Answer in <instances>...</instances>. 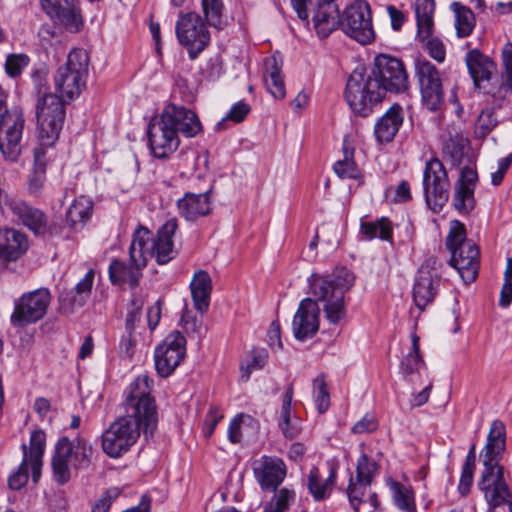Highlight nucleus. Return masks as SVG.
<instances>
[{"label": "nucleus", "instance_id": "37", "mask_svg": "<svg viewBox=\"0 0 512 512\" xmlns=\"http://www.w3.org/2000/svg\"><path fill=\"white\" fill-rule=\"evenodd\" d=\"M46 447V434L43 430H35L31 433L29 447L22 444L23 458L25 461L28 459H42Z\"/></svg>", "mask_w": 512, "mask_h": 512}, {"label": "nucleus", "instance_id": "15", "mask_svg": "<svg viewBox=\"0 0 512 512\" xmlns=\"http://www.w3.org/2000/svg\"><path fill=\"white\" fill-rule=\"evenodd\" d=\"M341 26L345 34L365 45L374 40L370 6L365 0H356L343 14Z\"/></svg>", "mask_w": 512, "mask_h": 512}, {"label": "nucleus", "instance_id": "47", "mask_svg": "<svg viewBox=\"0 0 512 512\" xmlns=\"http://www.w3.org/2000/svg\"><path fill=\"white\" fill-rule=\"evenodd\" d=\"M464 139L459 136L450 137L443 147V154L448 158L452 166H459L464 157Z\"/></svg>", "mask_w": 512, "mask_h": 512}, {"label": "nucleus", "instance_id": "9", "mask_svg": "<svg viewBox=\"0 0 512 512\" xmlns=\"http://www.w3.org/2000/svg\"><path fill=\"white\" fill-rule=\"evenodd\" d=\"M7 94L0 87V151L6 160L16 162L23 150L25 118L19 108L8 109Z\"/></svg>", "mask_w": 512, "mask_h": 512}, {"label": "nucleus", "instance_id": "26", "mask_svg": "<svg viewBox=\"0 0 512 512\" xmlns=\"http://www.w3.org/2000/svg\"><path fill=\"white\" fill-rule=\"evenodd\" d=\"M313 23L320 38H327L341 25L339 9L334 0H318L313 14Z\"/></svg>", "mask_w": 512, "mask_h": 512}, {"label": "nucleus", "instance_id": "33", "mask_svg": "<svg viewBox=\"0 0 512 512\" xmlns=\"http://www.w3.org/2000/svg\"><path fill=\"white\" fill-rule=\"evenodd\" d=\"M265 66V83L268 91L274 98L283 99L286 95L285 84L281 74V67L278 65L276 58L267 59Z\"/></svg>", "mask_w": 512, "mask_h": 512}, {"label": "nucleus", "instance_id": "35", "mask_svg": "<svg viewBox=\"0 0 512 512\" xmlns=\"http://www.w3.org/2000/svg\"><path fill=\"white\" fill-rule=\"evenodd\" d=\"M390 489L395 506L404 512L415 511L414 493L408 486L397 481H391Z\"/></svg>", "mask_w": 512, "mask_h": 512}, {"label": "nucleus", "instance_id": "16", "mask_svg": "<svg viewBox=\"0 0 512 512\" xmlns=\"http://www.w3.org/2000/svg\"><path fill=\"white\" fill-rule=\"evenodd\" d=\"M415 76L425 107L430 111L439 110L444 102V91L438 69L427 59H417Z\"/></svg>", "mask_w": 512, "mask_h": 512}, {"label": "nucleus", "instance_id": "32", "mask_svg": "<svg viewBox=\"0 0 512 512\" xmlns=\"http://www.w3.org/2000/svg\"><path fill=\"white\" fill-rule=\"evenodd\" d=\"M93 202L86 196L76 198L66 212V222L74 230L82 227L91 217Z\"/></svg>", "mask_w": 512, "mask_h": 512}, {"label": "nucleus", "instance_id": "5", "mask_svg": "<svg viewBox=\"0 0 512 512\" xmlns=\"http://www.w3.org/2000/svg\"><path fill=\"white\" fill-rule=\"evenodd\" d=\"M505 444V426L501 421L494 420L483 450L484 469L478 482L489 505L488 512H512V493L504 479V468L500 465Z\"/></svg>", "mask_w": 512, "mask_h": 512}, {"label": "nucleus", "instance_id": "64", "mask_svg": "<svg viewBox=\"0 0 512 512\" xmlns=\"http://www.w3.org/2000/svg\"><path fill=\"white\" fill-rule=\"evenodd\" d=\"M387 12L390 17L392 29L399 31L405 22L404 13L393 5L387 7Z\"/></svg>", "mask_w": 512, "mask_h": 512}, {"label": "nucleus", "instance_id": "56", "mask_svg": "<svg viewBox=\"0 0 512 512\" xmlns=\"http://www.w3.org/2000/svg\"><path fill=\"white\" fill-rule=\"evenodd\" d=\"M295 500V492L286 487L278 490L269 504L276 507V510L285 512Z\"/></svg>", "mask_w": 512, "mask_h": 512}, {"label": "nucleus", "instance_id": "18", "mask_svg": "<svg viewBox=\"0 0 512 512\" xmlns=\"http://www.w3.org/2000/svg\"><path fill=\"white\" fill-rule=\"evenodd\" d=\"M2 208L9 210L14 217L35 235H44L48 228L46 214L16 197H5Z\"/></svg>", "mask_w": 512, "mask_h": 512}, {"label": "nucleus", "instance_id": "19", "mask_svg": "<svg viewBox=\"0 0 512 512\" xmlns=\"http://www.w3.org/2000/svg\"><path fill=\"white\" fill-rule=\"evenodd\" d=\"M148 143L153 155L165 159L177 150L180 144L175 130L167 125L161 117L153 119L147 129Z\"/></svg>", "mask_w": 512, "mask_h": 512}, {"label": "nucleus", "instance_id": "24", "mask_svg": "<svg viewBox=\"0 0 512 512\" xmlns=\"http://www.w3.org/2000/svg\"><path fill=\"white\" fill-rule=\"evenodd\" d=\"M211 194V189L202 193H184L176 202L179 215L189 222L209 215L212 212Z\"/></svg>", "mask_w": 512, "mask_h": 512}, {"label": "nucleus", "instance_id": "4", "mask_svg": "<svg viewBox=\"0 0 512 512\" xmlns=\"http://www.w3.org/2000/svg\"><path fill=\"white\" fill-rule=\"evenodd\" d=\"M354 275L346 267L336 268L331 274L315 277L311 283V292L316 300H301L292 321L294 337L299 341L310 339L319 330L320 309L317 302L323 304L325 317L330 324H338L346 316L344 295L354 284Z\"/></svg>", "mask_w": 512, "mask_h": 512}, {"label": "nucleus", "instance_id": "54", "mask_svg": "<svg viewBox=\"0 0 512 512\" xmlns=\"http://www.w3.org/2000/svg\"><path fill=\"white\" fill-rule=\"evenodd\" d=\"M424 365L425 362L420 353L409 352L401 360L400 370L403 375L408 376L417 372L419 368Z\"/></svg>", "mask_w": 512, "mask_h": 512}, {"label": "nucleus", "instance_id": "42", "mask_svg": "<svg viewBox=\"0 0 512 512\" xmlns=\"http://www.w3.org/2000/svg\"><path fill=\"white\" fill-rule=\"evenodd\" d=\"M377 472L378 464L366 454H361L357 461L355 479L359 483L371 485L373 478L377 475Z\"/></svg>", "mask_w": 512, "mask_h": 512}, {"label": "nucleus", "instance_id": "43", "mask_svg": "<svg viewBox=\"0 0 512 512\" xmlns=\"http://www.w3.org/2000/svg\"><path fill=\"white\" fill-rule=\"evenodd\" d=\"M145 299L139 293H133L127 308V315L125 319L126 332H134L136 324L140 321L142 316V308Z\"/></svg>", "mask_w": 512, "mask_h": 512}, {"label": "nucleus", "instance_id": "39", "mask_svg": "<svg viewBox=\"0 0 512 512\" xmlns=\"http://www.w3.org/2000/svg\"><path fill=\"white\" fill-rule=\"evenodd\" d=\"M202 12L207 23L215 28H220L223 22L225 10L223 0H201Z\"/></svg>", "mask_w": 512, "mask_h": 512}, {"label": "nucleus", "instance_id": "1", "mask_svg": "<svg viewBox=\"0 0 512 512\" xmlns=\"http://www.w3.org/2000/svg\"><path fill=\"white\" fill-rule=\"evenodd\" d=\"M153 381L140 375L124 391L125 414L115 420L102 434L103 451L112 458L128 452L137 442L141 432L152 437L158 425V411L151 395Z\"/></svg>", "mask_w": 512, "mask_h": 512}, {"label": "nucleus", "instance_id": "57", "mask_svg": "<svg viewBox=\"0 0 512 512\" xmlns=\"http://www.w3.org/2000/svg\"><path fill=\"white\" fill-rule=\"evenodd\" d=\"M378 428V422L373 414H365L360 420H358L351 428L354 434L372 433Z\"/></svg>", "mask_w": 512, "mask_h": 512}, {"label": "nucleus", "instance_id": "58", "mask_svg": "<svg viewBox=\"0 0 512 512\" xmlns=\"http://www.w3.org/2000/svg\"><path fill=\"white\" fill-rule=\"evenodd\" d=\"M244 418L249 419L250 417L245 416L244 414H238L230 421L228 427V439L233 444L240 443L242 440L241 425Z\"/></svg>", "mask_w": 512, "mask_h": 512}, {"label": "nucleus", "instance_id": "20", "mask_svg": "<svg viewBox=\"0 0 512 512\" xmlns=\"http://www.w3.org/2000/svg\"><path fill=\"white\" fill-rule=\"evenodd\" d=\"M287 468L276 456L263 455L253 463V474L263 491H276L284 481Z\"/></svg>", "mask_w": 512, "mask_h": 512}, {"label": "nucleus", "instance_id": "45", "mask_svg": "<svg viewBox=\"0 0 512 512\" xmlns=\"http://www.w3.org/2000/svg\"><path fill=\"white\" fill-rule=\"evenodd\" d=\"M314 402L319 413H325L330 406V394L324 374L318 375L313 381Z\"/></svg>", "mask_w": 512, "mask_h": 512}, {"label": "nucleus", "instance_id": "10", "mask_svg": "<svg viewBox=\"0 0 512 512\" xmlns=\"http://www.w3.org/2000/svg\"><path fill=\"white\" fill-rule=\"evenodd\" d=\"M51 300V292L46 287L23 293L14 300L11 325L14 328H25L39 322L46 316Z\"/></svg>", "mask_w": 512, "mask_h": 512}, {"label": "nucleus", "instance_id": "48", "mask_svg": "<svg viewBox=\"0 0 512 512\" xmlns=\"http://www.w3.org/2000/svg\"><path fill=\"white\" fill-rule=\"evenodd\" d=\"M497 125L495 113L490 109H484L479 114L476 125L475 135L479 138L486 137Z\"/></svg>", "mask_w": 512, "mask_h": 512}, {"label": "nucleus", "instance_id": "52", "mask_svg": "<svg viewBox=\"0 0 512 512\" xmlns=\"http://www.w3.org/2000/svg\"><path fill=\"white\" fill-rule=\"evenodd\" d=\"M223 64L220 57L215 56L210 58L201 71L202 79L208 82L217 81L223 74Z\"/></svg>", "mask_w": 512, "mask_h": 512}, {"label": "nucleus", "instance_id": "55", "mask_svg": "<svg viewBox=\"0 0 512 512\" xmlns=\"http://www.w3.org/2000/svg\"><path fill=\"white\" fill-rule=\"evenodd\" d=\"M121 491L117 487L107 489L103 495L94 503L92 512H108L113 501L119 497Z\"/></svg>", "mask_w": 512, "mask_h": 512}, {"label": "nucleus", "instance_id": "38", "mask_svg": "<svg viewBox=\"0 0 512 512\" xmlns=\"http://www.w3.org/2000/svg\"><path fill=\"white\" fill-rule=\"evenodd\" d=\"M94 282V271L90 269L85 276L76 284L73 291L74 295L70 299V306H83L90 296Z\"/></svg>", "mask_w": 512, "mask_h": 512}, {"label": "nucleus", "instance_id": "23", "mask_svg": "<svg viewBox=\"0 0 512 512\" xmlns=\"http://www.w3.org/2000/svg\"><path fill=\"white\" fill-rule=\"evenodd\" d=\"M41 7L52 20L70 31H78L82 25L80 9L74 0H41Z\"/></svg>", "mask_w": 512, "mask_h": 512}, {"label": "nucleus", "instance_id": "40", "mask_svg": "<svg viewBox=\"0 0 512 512\" xmlns=\"http://www.w3.org/2000/svg\"><path fill=\"white\" fill-rule=\"evenodd\" d=\"M475 26V16L471 9L459 6L455 10V28L458 37L469 36Z\"/></svg>", "mask_w": 512, "mask_h": 512}, {"label": "nucleus", "instance_id": "8", "mask_svg": "<svg viewBox=\"0 0 512 512\" xmlns=\"http://www.w3.org/2000/svg\"><path fill=\"white\" fill-rule=\"evenodd\" d=\"M445 245L451 253L450 265L455 268L465 284L475 281L479 269V249L472 240H467L464 224L452 222Z\"/></svg>", "mask_w": 512, "mask_h": 512}, {"label": "nucleus", "instance_id": "21", "mask_svg": "<svg viewBox=\"0 0 512 512\" xmlns=\"http://www.w3.org/2000/svg\"><path fill=\"white\" fill-rule=\"evenodd\" d=\"M178 228L176 218L167 220L157 231L155 238L150 232V240L146 244L145 257L147 254L155 257L159 265L167 264L175 256L173 236Z\"/></svg>", "mask_w": 512, "mask_h": 512}, {"label": "nucleus", "instance_id": "63", "mask_svg": "<svg viewBox=\"0 0 512 512\" xmlns=\"http://www.w3.org/2000/svg\"><path fill=\"white\" fill-rule=\"evenodd\" d=\"M473 469L463 468L459 480L458 491L462 496H466L470 492L473 482Z\"/></svg>", "mask_w": 512, "mask_h": 512}, {"label": "nucleus", "instance_id": "51", "mask_svg": "<svg viewBox=\"0 0 512 512\" xmlns=\"http://www.w3.org/2000/svg\"><path fill=\"white\" fill-rule=\"evenodd\" d=\"M29 479L28 461L22 458L20 465L8 477V486L12 490H20Z\"/></svg>", "mask_w": 512, "mask_h": 512}, {"label": "nucleus", "instance_id": "49", "mask_svg": "<svg viewBox=\"0 0 512 512\" xmlns=\"http://www.w3.org/2000/svg\"><path fill=\"white\" fill-rule=\"evenodd\" d=\"M370 485L359 483L353 476H350L349 485L347 487V496L350 504L354 508L355 512H359V506L365 502L363 499L366 489Z\"/></svg>", "mask_w": 512, "mask_h": 512}, {"label": "nucleus", "instance_id": "34", "mask_svg": "<svg viewBox=\"0 0 512 512\" xmlns=\"http://www.w3.org/2000/svg\"><path fill=\"white\" fill-rule=\"evenodd\" d=\"M336 480V470L331 468L329 476L325 480L320 479L319 470L312 468L308 475L307 486L309 492L316 501H321L328 496Z\"/></svg>", "mask_w": 512, "mask_h": 512}, {"label": "nucleus", "instance_id": "50", "mask_svg": "<svg viewBox=\"0 0 512 512\" xmlns=\"http://www.w3.org/2000/svg\"><path fill=\"white\" fill-rule=\"evenodd\" d=\"M249 111H250V107L247 103H245L243 101L237 102L230 108L228 114L221 121H219L216 124V130H218V131L222 130L224 128L223 127L224 123L227 120H231L235 123L242 122L245 119V117L248 115Z\"/></svg>", "mask_w": 512, "mask_h": 512}, {"label": "nucleus", "instance_id": "28", "mask_svg": "<svg viewBox=\"0 0 512 512\" xmlns=\"http://www.w3.org/2000/svg\"><path fill=\"white\" fill-rule=\"evenodd\" d=\"M190 289L195 309L201 314L206 312L210 305L212 290L210 275L203 270L195 273L190 283Z\"/></svg>", "mask_w": 512, "mask_h": 512}, {"label": "nucleus", "instance_id": "53", "mask_svg": "<svg viewBox=\"0 0 512 512\" xmlns=\"http://www.w3.org/2000/svg\"><path fill=\"white\" fill-rule=\"evenodd\" d=\"M420 41H426L425 48L431 58L438 63H443L446 58V47L442 40L432 35L427 39H419Z\"/></svg>", "mask_w": 512, "mask_h": 512}, {"label": "nucleus", "instance_id": "13", "mask_svg": "<svg viewBox=\"0 0 512 512\" xmlns=\"http://www.w3.org/2000/svg\"><path fill=\"white\" fill-rule=\"evenodd\" d=\"M466 65L475 87L494 99H504L500 94V76L496 63L478 49L470 50L465 57Z\"/></svg>", "mask_w": 512, "mask_h": 512}, {"label": "nucleus", "instance_id": "46", "mask_svg": "<svg viewBox=\"0 0 512 512\" xmlns=\"http://www.w3.org/2000/svg\"><path fill=\"white\" fill-rule=\"evenodd\" d=\"M30 64V57L24 53L8 54L5 60L4 69L10 78H18L23 70Z\"/></svg>", "mask_w": 512, "mask_h": 512}, {"label": "nucleus", "instance_id": "12", "mask_svg": "<svg viewBox=\"0 0 512 512\" xmlns=\"http://www.w3.org/2000/svg\"><path fill=\"white\" fill-rule=\"evenodd\" d=\"M443 262L435 256H429L419 267L415 276L412 296L413 301L420 311L433 303L439 289Z\"/></svg>", "mask_w": 512, "mask_h": 512}, {"label": "nucleus", "instance_id": "36", "mask_svg": "<svg viewBox=\"0 0 512 512\" xmlns=\"http://www.w3.org/2000/svg\"><path fill=\"white\" fill-rule=\"evenodd\" d=\"M453 204L460 213H470L475 207L474 188L466 187L463 184H456Z\"/></svg>", "mask_w": 512, "mask_h": 512}, {"label": "nucleus", "instance_id": "31", "mask_svg": "<svg viewBox=\"0 0 512 512\" xmlns=\"http://www.w3.org/2000/svg\"><path fill=\"white\" fill-rule=\"evenodd\" d=\"M359 235L363 241H372L378 237L382 241L392 242L393 229L391 221L386 217H381L371 222L361 221Z\"/></svg>", "mask_w": 512, "mask_h": 512}, {"label": "nucleus", "instance_id": "29", "mask_svg": "<svg viewBox=\"0 0 512 512\" xmlns=\"http://www.w3.org/2000/svg\"><path fill=\"white\" fill-rule=\"evenodd\" d=\"M294 395L293 385L290 384L286 392L282 397L280 418H279V428L281 429L283 435L288 439L296 438L301 431L299 418L295 417L291 418V404Z\"/></svg>", "mask_w": 512, "mask_h": 512}, {"label": "nucleus", "instance_id": "14", "mask_svg": "<svg viewBox=\"0 0 512 512\" xmlns=\"http://www.w3.org/2000/svg\"><path fill=\"white\" fill-rule=\"evenodd\" d=\"M176 36L188 52L190 60H195L210 43V33L201 16L194 12L183 14L176 23Z\"/></svg>", "mask_w": 512, "mask_h": 512}, {"label": "nucleus", "instance_id": "17", "mask_svg": "<svg viewBox=\"0 0 512 512\" xmlns=\"http://www.w3.org/2000/svg\"><path fill=\"white\" fill-rule=\"evenodd\" d=\"M186 355V339L179 331L168 334L154 351L155 368L159 376L168 377Z\"/></svg>", "mask_w": 512, "mask_h": 512}, {"label": "nucleus", "instance_id": "11", "mask_svg": "<svg viewBox=\"0 0 512 512\" xmlns=\"http://www.w3.org/2000/svg\"><path fill=\"white\" fill-rule=\"evenodd\" d=\"M422 184L427 206L433 212H440L449 199L450 182L438 158L433 157L426 162Z\"/></svg>", "mask_w": 512, "mask_h": 512}, {"label": "nucleus", "instance_id": "59", "mask_svg": "<svg viewBox=\"0 0 512 512\" xmlns=\"http://www.w3.org/2000/svg\"><path fill=\"white\" fill-rule=\"evenodd\" d=\"M511 164H512V153L499 159L497 171H495L491 174L492 185L499 186L502 183L504 176H505L506 172L508 171V169L510 168Z\"/></svg>", "mask_w": 512, "mask_h": 512}, {"label": "nucleus", "instance_id": "7", "mask_svg": "<svg viewBox=\"0 0 512 512\" xmlns=\"http://www.w3.org/2000/svg\"><path fill=\"white\" fill-rule=\"evenodd\" d=\"M149 240L150 230L139 226L133 233L132 242L129 247V262L126 263L123 260L112 259L109 264V280L113 285L128 283L132 289L138 287L142 277V270L147 265L145 251Z\"/></svg>", "mask_w": 512, "mask_h": 512}, {"label": "nucleus", "instance_id": "27", "mask_svg": "<svg viewBox=\"0 0 512 512\" xmlns=\"http://www.w3.org/2000/svg\"><path fill=\"white\" fill-rule=\"evenodd\" d=\"M402 123V107L394 104L375 124L374 134L377 141L380 143L391 142Z\"/></svg>", "mask_w": 512, "mask_h": 512}, {"label": "nucleus", "instance_id": "6", "mask_svg": "<svg viewBox=\"0 0 512 512\" xmlns=\"http://www.w3.org/2000/svg\"><path fill=\"white\" fill-rule=\"evenodd\" d=\"M93 447L89 440L77 434L70 438L61 436L54 446L51 458L52 474L55 482L65 485L71 479L72 470L87 469L92 461Z\"/></svg>", "mask_w": 512, "mask_h": 512}, {"label": "nucleus", "instance_id": "2", "mask_svg": "<svg viewBox=\"0 0 512 512\" xmlns=\"http://www.w3.org/2000/svg\"><path fill=\"white\" fill-rule=\"evenodd\" d=\"M89 55L81 48L72 49L64 65L54 76L57 93L44 92L37 99L36 120L39 139L44 146H52L59 138L66 118V102L79 97L86 86Z\"/></svg>", "mask_w": 512, "mask_h": 512}, {"label": "nucleus", "instance_id": "25", "mask_svg": "<svg viewBox=\"0 0 512 512\" xmlns=\"http://www.w3.org/2000/svg\"><path fill=\"white\" fill-rule=\"evenodd\" d=\"M29 248L25 233L14 228L0 230V260L12 262L20 259Z\"/></svg>", "mask_w": 512, "mask_h": 512}, {"label": "nucleus", "instance_id": "22", "mask_svg": "<svg viewBox=\"0 0 512 512\" xmlns=\"http://www.w3.org/2000/svg\"><path fill=\"white\" fill-rule=\"evenodd\" d=\"M160 117L177 135L182 133L185 137L192 138L202 130L197 114L184 106L169 103L164 107Z\"/></svg>", "mask_w": 512, "mask_h": 512}, {"label": "nucleus", "instance_id": "41", "mask_svg": "<svg viewBox=\"0 0 512 512\" xmlns=\"http://www.w3.org/2000/svg\"><path fill=\"white\" fill-rule=\"evenodd\" d=\"M504 72L500 76V94L506 97L512 93V44L508 43L502 51Z\"/></svg>", "mask_w": 512, "mask_h": 512}, {"label": "nucleus", "instance_id": "3", "mask_svg": "<svg viewBox=\"0 0 512 512\" xmlns=\"http://www.w3.org/2000/svg\"><path fill=\"white\" fill-rule=\"evenodd\" d=\"M408 89L409 74L403 60L379 53L368 67L351 72L344 96L354 114L367 117L388 93L401 94Z\"/></svg>", "mask_w": 512, "mask_h": 512}, {"label": "nucleus", "instance_id": "44", "mask_svg": "<svg viewBox=\"0 0 512 512\" xmlns=\"http://www.w3.org/2000/svg\"><path fill=\"white\" fill-rule=\"evenodd\" d=\"M334 172L343 179H357L360 177V170L353 160V151L344 149V159L333 165Z\"/></svg>", "mask_w": 512, "mask_h": 512}, {"label": "nucleus", "instance_id": "61", "mask_svg": "<svg viewBox=\"0 0 512 512\" xmlns=\"http://www.w3.org/2000/svg\"><path fill=\"white\" fill-rule=\"evenodd\" d=\"M267 337L268 343L271 348L276 347L278 349H282L283 344L281 341V327L278 320H274L271 322L267 332Z\"/></svg>", "mask_w": 512, "mask_h": 512}, {"label": "nucleus", "instance_id": "60", "mask_svg": "<svg viewBox=\"0 0 512 512\" xmlns=\"http://www.w3.org/2000/svg\"><path fill=\"white\" fill-rule=\"evenodd\" d=\"M183 328L187 333H195L198 336H201L206 329L203 326V321L201 318L196 316L184 315L182 317Z\"/></svg>", "mask_w": 512, "mask_h": 512}, {"label": "nucleus", "instance_id": "30", "mask_svg": "<svg viewBox=\"0 0 512 512\" xmlns=\"http://www.w3.org/2000/svg\"><path fill=\"white\" fill-rule=\"evenodd\" d=\"M434 0H415V15L418 39H427L433 32Z\"/></svg>", "mask_w": 512, "mask_h": 512}, {"label": "nucleus", "instance_id": "62", "mask_svg": "<svg viewBox=\"0 0 512 512\" xmlns=\"http://www.w3.org/2000/svg\"><path fill=\"white\" fill-rule=\"evenodd\" d=\"M478 181V174L475 169L465 166L461 170V175L456 184H463L466 187H473L475 189Z\"/></svg>", "mask_w": 512, "mask_h": 512}]
</instances>
